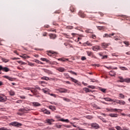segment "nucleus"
<instances>
[{
	"instance_id": "obj_43",
	"label": "nucleus",
	"mask_w": 130,
	"mask_h": 130,
	"mask_svg": "<svg viewBox=\"0 0 130 130\" xmlns=\"http://www.w3.org/2000/svg\"><path fill=\"white\" fill-rule=\"evenodd\" d=\"M19 111L21 112V113H23V114L24 113V108L19 109Z\"/></svg>"
},
{
	"instance_id": "obj_2",
	"label": "nucleus",
	"mask_w": 130,
	"mask_h": 130,
	"mask_svg": "<svg viewBox=\"0 0 130 130\" xmlns=\"http://www.w3.org/2000/svg\"><path fill=\"white\" fill-rule=\"evenodd\" d=\"M87 126H90L91 128H93V129H99L100 128V125L98 123H94L93 122L92 123H88L87 124Z\"/></svg>"
},
{
	"instance_id": "obj_37",
	"label": "nucleus",
	"mask_w": 130,
	"mask_h": 130,
	"mask_svg": "<svg viewBox=\"0 0 130 130\" xmlns=\"http://www.w3.org/2000/svg\"><path fill=\"white\" fill-rule=\"evenodd\" d=\"M49 109L52 110V111H55L56 110V108H55V107L52 106H50Z\"/></svg>"
},
{
	"instance_id": "obj_39",
	"label": "nucleus",
	"mask_w": 130,
	"mask_h": 130,
	"mask_svg": "<svg viewBox=\"0 0 130 130\" xmlns=\"http://www.w3.org/2000/svg\"><path fill=\"white\" fill-rule=\"evenodd\" d=\"M123 43H124L126 46H128V45H129V43L128 42V41H123Z\"/></svg>"
},
{
	"instance_id": "obj_57",
	"label": "nucleus",
	"mask_w": 130,
	"mask_h": 130,
	"mask_svg": "<svg viewBox=\"0 0 130 130\" xmlns=\"http://www.w3.org/2000/svg\"><path fill=\"white\" fill-rule=\"evenodd\" d=\"M17 114L18 115L21 116V115H23V113H21L20 111H19V112H18Z\"/></svg>"
},
{
	"instance_id": "obj_11",
	"label": "nucleus",
	"mask_w": 130,
	"mask_h": 130,
	"mask_svg": "<svg viewBox=\"0 0 130 130\" xmlns=\"http://www.w3.org/2000/svg\"><path fill=\"white\" fill-rule=\"evenodd\" d=\"M78 15L81 18H85L86 16L85 14L81 10H80L78 12Z\"/></svg>"
},
{
	"instance_id": "obj_35",
	"label": "nucleus",
	"mask_w": 130,
	"mask_h": 130,
	"mask_svg": "<svg viewBox=\"0 0 130 130\" xmlns=\"http://www.w3.org/2000/svg\"><path fill=\"white\" fill-rule=\"evenodd\" d=\"M40 60H42V61L48 62V59H46V58H41Z\"/></svg>"
},
{
	"instance_id": "obj_28",
	"label": "nucleus",
	"mask_w": 130,
	"mask_h": 130,
	"mask_svg": "<svg viewBox=\"0 0 130 130\" xmlns=\"http://www.w3.org/2000/svg\"><path fill=\"white\" fill-rule=\"evenodd\" d=\"M2 61L4 62V63H8V62L10 61V59H6L5 58H3L2 59Z\"/></svg>"
},
{
	"instance_id": "obj_41",
	"label": "nucleus",
	"mask_w": 130,
	"mask_h": 130,
	"mask_svg": "<svg viewBox=\"0 0 130 130\" xmlns=\"http://www.w3.org/2000/svg\"><path fill=\"white\" fill-rule=\"evenodd\" d=\"M62 126V125H59V124H56V125H55L56 127H57L58 128H61Z\"/></svg>"
},
{
	"instance_id": "obj_47",
	"label": "nucleus",
	"mask_w": 130,
	"mask_h": 130,
	"mask_svg": "<svg viewBox=\"0 0 130 130\" xmlns=\"http://www.w3.org/2000/svg\"><path fill=\"white\" fill-rule=\"evenodd\" d=\"M34 61L35 62V63H40V61L38 59H34Z\"/></svg>"
},
{
	"instance_id": "obj_30",
	"label": "nucleus",
	"mask_w": 130,
	"mask_h": 130,
	"mask_svg": "<svg viewBox=\"0 0 130 130\" xmlns=\"http://www.w3.org/2000/svg\"><path fill=\"white\" fill-rule=\"evenodd\" d=\"M101 120H102L104 123H107V121L103 117H100Z\"/></svg>"
},
{
	"instance_id": "obj_54",
	"label": "nucleus",
	"mask_w": 130,
	"mask_h": 130,
	"mask_svg": "<svg viewBox=\"0 0 130 130\" xmlns=\"http://www.w3.org/2000/svg\"><path fill=\"white\" fill-rule=\"evenodd\" d=\"M107 58H108L107 55H105V56H103L102 57V59H107Z\"/></svg>"
},
{
	"instance_id": "obj_15",
	"label": "nucleus",
	"mask_w": 130,
	"mask_h": 130,
	"mask_svg": "<svg viewBox=\"0 0 130 130\" xmlns=\"http://www.w3.org/2000/svg\"><path fill=\"white\" fill-rule=\"evenodd\" d=\"M49 36L51 39H55L56 38V35L55 34H50Z\"/></svg>"
},
{
	"instance_id": "obj_19",
	"label": "nucleus",
	"mask_w": 130,
	"mask_h": 130,
	"mask_svg": "<svg viewBox=\"0 0 130 130\" xmlns=\"http://www.w3.org/2000/svg\"><path fill=\"white\" fill-rule=\"evenodd\" d=\"M109 74L111 77H114L116 75V73H115V71H112L109 72Z\"/></svg>"
},
{
	"instance_id": "obj_10",
	"label": "nucleus",
	"mask_w": 130,
	"mask_h": 130,
	"mask_svg": "<svg viewBox=\"0 0 130 130\" xmlns=\"http://www.w3.org/2000/svg\"><path fill=\"white\" fill-rule=\"evenodd\" d=\"M86 54H87L89 57H95V56H94L93 52L91 51H86Z\"/></svg>"
},
{
	"instance_id": "obj_24",
	"label": "nucleus",
	"mask_w": 130,
	"mask_h": 130,
	"mask_svg": "<svg viewBox=\"0 0 130 130\" xmlns=\"http://www.w3.org/2000/svg\"><path fill=\"white\" fill-rule=\"evenodd\" d=\"M103 99L106 101L107 102H113L112 99H110V98H104Z\"/></svg>"
},
{
	"instance_id": "obj_49",
	"label": "nucleus",
	"mask_w": 130,
	"mask_h": 130,
	"mask_svg": "<svg viewBox=\"0 0 130 130\" xmlns=\"http://www.w3.org/2000/svg\"><path fill=\"white\" fill-rule=\"evenodd\" d=\"M0 130H8V128H6V127H1Z\"/></svg>"
},
{
	"instance_id": "obj_32",
	"label": "nucleus",
	"mask_w": 130,
	"mask_h": 130,
	"mask_svg": "<svg viewBox=\"0 0 130 130\" xmlns=\"http://www.w3.org/2000/svg\"><path fill=\"white\" fill-rule=\"evenodd\" d=\"M83 90L85 91L86 92H90L91 90H89L88 88H84Z\"/></svg>"
},
{
	"instance_id": "obj_40",
	"label": "nucleus",
	"mask_w": 130,
	"mask_h": 130,
	"mask_svg": "<svg viewBox=\"0 0 130 130\" xmlns=\"http://www.w3.org/2000/svg\"><path fill=\"white\" fill-rule=\"evenodd\" d=\"M24 112H25V111H31L32 110V109L25 108H24Z\"/></svg>"
},
{
	"instance_id": "obj_61",
	"label": "nucleus",
	"mask_w": 130,
	"mask_h": 130,
	"mask_svg": "<svg viewBox=\"0 0 130 130\" xmlns=\"http://www.w3.org/2000/svg\"><path fill=\"white\" fill-rule=\"evenodd\" d=\"M49 94H50V95L53 96L54 98H56V96H57L56 94H50V93H49Z\"/></svg>"
},
{
	"instance_id": "obj_16",
	"label": "nucleus",
	"mask_w": 130,
	"mask_h": 130,
	"mask_svg": "<svg viewBox=\"0 0 130 130\" xmlns=\"http://www.w3.org/2000/svg\"><path fill=\"white\" fill-rule=\"evenodd\" d=\"M32 104L34 107H39L41 106V104L39 103L38 102H32Z\"/></svg>"
},
{
	"instance_id": "obj_31",
	"label": "nucleus",
	"mask_w": 130,
	"mask_h": 130,
	"mask_svg": "<svg viewBox=\"0 0 130 130\" xmlns=\"http://www.w3.org/2000/svg\"><path fill=\"white\" fill-rule=\"evenodd\" d=\"M124 82H127V83H130V78H126L124 79Z\"/></svg>"
},
{
	"instance_id": "obj_34",
	"label": "nucleus",
	"mask_w": 130,
	"mask_h": 130,
	"mask_svg": "<svg viewBox=\"0 0 130 130\" xmlns=\"http://www.w3.org/2000/svg\"><path fill=\"white\" fill-rule=\"evenodd\" d=\"M120 69L122 71H128V69L126 68V67H120Z\"/></svg>"
},
{
	"instance_id": "obj_52",
	"label": "nucleus",
	"mask_w": 130,
	"mask_h": 130,
	"mask_svg": "<svg viewBox=\"0 0 130 130\" xmlns=\"http://www.w3.org/2000/svg\"><path fill=\"white\" fill-rule=\"evenodd\" d=\"M47 88H42V91H43L44 93H47V91L46 90Z\"/></svg>"
},
{
	"instance_id": "obj_48",
	"label": "nucleus",
	"mask_w": 130,
	"mask_h": 130,
	"mask_svg": "<svg viewBox=\"0 0 130 130\" xmlns=\"http://www.w3.org/2000/svg\"><path fill=\"white\" fill-rule=\"evenodd\" d=\"M85 44H86V45H88V46H92V44H91L90 43L88 42V41H87V42L85 43Z\"/></svg>"
},
{
	"instance_id": "obj_27",
	"label": "nucleus",
	"mask_w": 130,
	"mask_h": 130,
	"mask_svg": "<svg viewBox=\"0 0 130 130\" xmlns=\"http://www.w3.org/2000/svg\"><path fill=\"white\" fill-rule=\"evenodd\" d=\"M63 100L65 101V102H70V99H67V98H65V97H61Z\"/></svg>"
},
{
	"instance_id": "obj_56",
	"label": "nucleus",
	"mask_w": 130,
	"mask_h": 130,
	"mask_svg": "<svg viewBox=\"0 0 130 130\" xmlns=\"http://www.w3.org/2000/svg\"><path fill=\"white\" fill-rule=\"evenodd\" d=\"M91 37L93 39H95L96 38V36L95 35H92Z\"/></svg>"
},
{
	"instance_id": "obj_18",
	"label": "nucleus",
	"mask_w": 130,
	"mask_h": 130,
	"mask_svg": "<svg viewBox=\"0 0 130 130\" xmlns=\"http://www.w3.org/2000/svg\"><path fill=\"white\" fill-rule=\"evenodd\" d=\"M102 46L103 48H106L107 47L109 46V44H107V43H103L102 44Z\"/></svg>"
},
{
	"instance_id": "obj_7",
	"label": "nucleus",
	"mask_w": 130,
	"mask_h": 130,
	"mask_svg": "<svg viewBox=\"0 0 130 130\" xmlns=\"http://www.w3.org/2000/svg\"><path fill=\"white\" fill-rule=\"evenodd\" d=\"M57 119H59V121H62V122H66V123H69L70 121L69 120H68V119H66V120H64V119H63V118H61L60 117H59V116H57L56 117Z\"/></svg>"
},
{
	"instance_id": "obj_9",
	"label": "nucleus",
	"mask_w": 130,
	"mask_h": 130,
	"mask_svg": "<svg viewBox=\"0 0 130 130\" xmlns=\"http://www.w3.org/2000/svg\"><path fill=\"white\" fill-rule=\"evenodd\" d=\"M114 35H115V33L114 32H113L112 34H105L103 36V37L104 38H108V37H109V38H111L112 36H114Z\"/></svg>"
},
{
	"instance_id": "obj_26",
	"label": "nucleus",
	"mask_w": 130,
	"mask_h": 130,
	"mask_svg": "<svg viewBox=\"0 0 130 130\" xmlns=\"http://www.w3.org/2000/svg\"><path fill=\"white\" fill-rule=\"evenodd\" d=\"M9 92L10 93V95L14 96L15 94V91H13V90H11L9 91Z\"/></svg>"
},
{
	"instance_id": "obj_42",
	"label": "nucleus",
	"mask_w": 130,
	"mask_h": 130,
	"mask_svg": "<svg viewBox=\"0 0 130 130\" xmlns=\"http://www.w3.org/2000/svg\"><path fill=\"white\" fill-rule=\"evenodd\" d=\"M69 73H70V74H71L76 75H77L76 73H75V72L72 71V70H70V71H69Z\"/></svg>"
},
{
	"instance_id": "obj_25",
	"label": "nucleus",
	"mask_w": 130,
	"mask_h": 130,
	"mask_svg": "<svg viewBox=\"0 0 130 130\" xmlns=\"http://www.w3.org/2000/svg\"><path fill=\"white\" fill-rule=\"evenodd\" d=\"M118 79L120 80L119 82H125V79H123L122 76H119Z\"/></svg>"
},
{
	"instance_id": "obj_36",
	"label": "nucleus",
	"mask_w": 130,
	"mask_h": 130,
	"mask_svg": "<svg viewBox=\"0 0 130 130\" xmlns=\"http://www.w3.org/2000/svg\"><path fill=\"white\" fill-rule=\"evenodd\" d=\"M46 73H47V74H49V75H51L53 74V73L52 71H51L50 70H45Z\"/></svg>"
},
{
	"instance_id": "obj_45",
	"label": "nucleus",
	"mask_w": 130,
	"mask_h": 130,
	"mask_svg": "<svg viewBox=\"0 0 130 130\" xmlns=\"http://www.w3.org/2000/svg\"><path fill=\"white\" fill-rule=\"evenodd\" d=\"M21 57H22L23 58H27V55L26 54H23L22 56H20Z\"/></svg>"
},
{
	"instance_id": "obj_6",
	"label": "nucleus",
	"mask_w": 130,
	"mask_h": 130,
	"mask_svg": "<svg viewBox=\"0 0 130 130\" xmlns=\"http://www.w3.org/2000/svg\"><path fill=\"white\" fill-rule=\"evenodd\" d=\"M0 71L8 72H9L10 70L9 68H8V67H3V66H0Z\"/></svg>"
},
{
	"instance_id": "obj_60",
	"label": "nucleus",
	"mask_w": 130,
	"mask_h": 130,
	"mask_svg": "<svg viewBox=\"0 0 130 130\" xmlns=\"http://www.w3.org/2000/svg\"><path fill=\"white\" fill-rule=\"evenodd\" d=\"M35 88L36 89L41 90V88H40V87H39L38 85H36V86H35Z\"/></svg>"
},
{
	"instance_id": "obj_4",
	"label": "nucleus",
	"mask_w": 130,
	"mask_h": 130,
	"mask_svg": "<svg viewBox=\"0 0 130 130\" xmlns=\"http://www.w3.org/2000/svg\"><path fill=\"white\" fill-rule=\"evenodd\" d=\"M58 91H59V92L60 93H70V91L68 89H66V88H60L58 89Z\"/></svg>"
},
{
	"instance_id": "obj_22",
	"label": "nucleus",
	"mask_w": 130,
	"mask_h": 130,
	"mask_svg": "<svg viewBox=\"0 0 130 130\" xmlns=\"http://www.w3.org/2000/svg\"><path fill=\"white\" fill-rule=\"evenodd\" d=\"M57 71H58L59 72H64L65 71V69L63 67H59L57 68Z\"/></svg>"
},
{
	"instance_id": "obj_59",
	"label": "nucleus",
	"mask_w": 130,
	"mask_h": 130,
	"mask_svg": "<svg viewBox=\"0 0 130 130\" xmlns=\"http://www.w3.org/2000/svg\"><path fill=\"white\" fill-rule=\"evenodd\" d=\"M22 100H18L17 101V103H19V104H21V103H22Z\"/></svg>"
},
{
	"instance_id": "obj_50",
	"label": "nucleus",
	"mask_w": 130,
	"mask_h": 130,
	"mask_svg": "<svg viewBox=\"0 0 130 130\" xmlns=\"http://www.w3.org/2000/svg\"><path fill=\"white\" fill-rule=\"evenodd\" d=\"M86 33H93V32H92V31H91V29H87V30H86Z\"/></svg>"
},
{
	"instance_id": "obj_58",
	"label": "nucleus",
	"mask_w": 130,
	"mask_h": 130,
	"mask_svg": "<svg viewBox=\"0 0 130 130\" xmlns=\"http://www.w3.org/2000/svg\"><path fill=\"white\" fill-rule=\"evenodd\" d=\"M81 60H86V57H85V56H82V57H81Z\"/></svg>"
},
{
	"instance_id": "obj_5",
	"label": "nucleus",
	"mask_w": 130,
	"mask_h": 130,
	"mask_svg": "<svg viewBox=\"0 0 130 130\" xmlns=\"http://www.w3.org/2000/svg\"><path fill=\"white\" fill-rule=\"evenodd\" d=\"M7 96L4 94H0V102H5L7 101Z\"/></svg>"
},
{
	"instance_id": "obj_33",
	"label": "nucleus",
	"mask_w": 130,
	"mask_h": 130,
	"mask_svg": "<svg viewBox=\"0 0 130 130\" xmlns=\"http://www.w3.org/2000/svg\"><path fill=\"white\" fill-rule=\"evenodd\" d=\"M42 80H49V78L47 77V76H44L43 77L41 78Z\"/></svg>"
},
{
	"instance_id": "obj_51",
	"label": "nucleus",
	"mask_w": 130,
	"mask_h": 130,
	"mask_svg": "<svg viewBox=\"0 0 130 130\" xmlns=\"http://www.w3.org/2000/svg\"><path fill=\"white\" fill-rule=\"evenodd\" d=\"M88 87V88H92V89H94L95 88V87L94 86V85H89Z\"/></svg>"
},
{
	"instance_id": "obj_1",
	"label": "nucleus",
	"mask_w": 130,
	"mask_h": 130,
	"mask_svg": "<svg viewBox=\"0 0 130 130\" xmlns=\"http://www.w3.org/2000/svg\"><path fill=\"white\" fill-rule=\"evenodd\" d=\"M64 75L66 78V79H69V78H70L71 80L72 81V82H75V83H76V85H81L80 82H79L78 80H77L76 79H74L73 77H70L69 75H68V73H64Z\"/></svg>"
},
{
	"instance_id": "obj_46",
	"label": "nucleus",
	"mask_w": 130,
	"mask_h": 130,
	"mask_svg": "<svg viewBox=\"0 0 130 130\" xmlns=\"http://www.w3.org/2000/svg\"><path fill=\"white\" fill-rule=\"evenodd\" d=\"M115 128L117 130H122V129H121V127H120L119 126H115Z\"/></svg>"
},
{
	"instance_id": "obj_3",
	"label": "nucleus",
	"mask_w": 130,
	"mask_h": 130,
	"mask_svg": "<svg viewBox=\"0 0 130 130\" xmlns=\"http://www.w3.org/2000/svg\"><path fill=\"white\" fill-rule=\"evenodd\" d=\"M10 124L12 126H16V127H20V126H22L23 124L20 123V122H12L10 123Z\"/></svg>"
},
{
	"instance_id": "obj_14",
	"label": "nucleus",
	"mask_w": 130,
	"mask_h": 130,
	"mask_svg": "<svg viewBox=\"0 0 130 130\" xmlns=\"http://www.w3.org/2000/svg\"><path fill=\"white\" fill-rule=\"evenodd\" d=\"M3 77L5 78L6 79H7V80L9 81H13L15 80L14 78L10 77V76H4Z\"/></svg>"
},
{
	"instance_id": "obj_20",
	"label": "nucleus",
	"mask_w": 130,
	"mask_h": 130,
	"mask_svg": "<svg viewBox=\"0 0 130 130\" xmlns=\"http://www.w3.org/2000/svg\"><path fill=\"white\" fill-rule=\"evenodd\" d=\"M69 59L67 58H59V59H58V60H60L61 61H67V60L68 61Z\"/></svg>"
},
{
	"instance_id": "obj_38",
	"label": "nucleus",
	"mask_w": 130,
	"mask_h": 130,
	"mask_svg": "<svg viewBox=\"0 0 130 130\" xmlns=\"http://www.w3.org/2000/svg\"><path fill=\"white\" fill-rule=\"evenodd\" d=\"M119 94V98H120V99H124L125 96L123 94L120 93Z\"/></svg>"
},
{
	"instance_id": "obj_13",
	"label": "nucleus",
	"mask_w": 130,
	"mask_h": 130,
	"mask_svg": "<svg viewBox=\"0 0 130 130\" xmlns=\"http://www.w3.org/2000/svg\"><path fill=\"white\" fill-rule=\"evenodd\" d=\"M45 121L46 123H49V124L51 125L52 124V122H54L55 120L53 119H47Z\"/></svg>"
},
{
	"instance_id": "obj_44",
	"label": "nucleus",
	"mask_w": 130,
	"mask_h": 130,
	"mask_svg": "<svg viewBox=\"0 0 130 130\" xmlns=\"http://www.w3.org/2000/svg\"><path fill=\"white\" fill-rule=\"evenodd\" d=\"M100 90L103 91V92L105 93L106 92V89L105 88H100Z\"/></svg>"
},
{
	"instance_id": "obj_62",
	"label": "nucleus",
	"mask_w": 130,
	"mask_h": 130,
	"mask_svg": "<svg viewBox=\"0 0 130 130\" xmlns=\"http://www.w3.org/2000/svg\"><path fill=\"white\" fill-rule=\"evenodd\" d=\"M20 98L22 99H26L25 96H24V95L20 96Z\"/></svg>"
},
{
	"instance_id": "obj_23",
	"label": "nucleus",
	"mask_w": 130,
	"mask_h": 130,
	"mask_svg": "<svg viewBox=\"0 0 130 130\" xmlns=\"http://www.w3.org/2000/svg\"><path fill=\"white\" fill-rule=\"evenodd\" d=\"M70 10L72 12H74L76 11L75 7H74L73 6H71V7L70 8Z\"/></svg>"
},
{
	"instance_id": "obj_55",
	"label": "nucleus",
	"mask_w": 130,
	"mask_h": 130,
	"mask_svg": "<svg viewBox=\"0 0 130 130\" xmlns=\"http://www.w3.org/2000/svg\"><path fill=\"white\" fill-rule=\"evenodd\" d=\"M63 126H65V127H67V128L71 127V125H63Z\"/></svg>"
},
{
	"instance_id": "obj_21",
	"label": "nucleus",
	"mask_w": 130,
	"mask_h": 130,
	"mask_svg": "<svg viewBox=\"0 0 130 130\" xmlns=\"http://www.w3.org/2000/svg\"><path fill=\"white\" fill-rule=\"evenodd\" d=\"M109 116L111 117H118V114H109Z\"/></svg>"
},
{
	"instance_id": "obj_53",
	"label": "nucleus",
	"mask_w": 130,
	"mask_h": 130,
	"mask_svg": "<svg viewBox=\"0 0 130 130\" xmlns=\"http://www.w3.org/2000/svg\"><path fill=\"white\" fill-rule=\"evenodd\" d=\"M28 65L29 66H31V67H34V64L32 63V62H28Z\"/></svg>"
},
{
	"instance_id": "obj_63",
	"label": "nucleus",
	"mask_w": 130,
	"mask_h": 130,
	"mask_svg": "<svg viewBox=\"0 0 130 130\" xmlns=\"http://www.w3.org/2000/svg\"><path fill=\"white\" fill-rule=\"evenodd\" d=\"M24 88V89H26V90H31V88H30L29 87H26Z\"/></svg>"
},
{
	"instance_id": "obj_17",
	"label": "nucleus",
	"mask_w": 130,
	"mask_h": 130,
	"mask_svg": "<svg viewBox=\"0 0 130 130\" xmlns=\"http://www.w3.org/2000/svg\"><path fill=\"white\" fill-rule=\"evenodd\" d=\"M42 111L44 114H50V112L49 111H47L46 109H42Z\"/></svg>"
},
{
	"instance_id": "obj_8",
	"label": "nucleus",
	"mask_w": 130,
	"mask_h": 130,
	"mask_svg": "<svg viewBox=\"0 0 130 130\" xmlns=\"http://www.w3.org/2000/svg\"><path fill=\"white\" fill-rule=\"evenodd\" d=\"M92 49L93 50V51H97L101 49V47L99 45L93 46L92 47Z\"/></svg>"
},
{
	"instance_id": "obj_64",
	"label": "nucleus",
	"mask_w": 130,
	"mask_h": 130,
	"mask_svg": "<svg viewBox=\"0 0 130 130\" xmlns=\"http://www.w3.org/2000/svg\"><path fill=\"white\" fill-rule=\"evenodd\" d=\"M97 28H99L100 30H102L103 28V27L102 26H97Z\"/></svg>"
},
{
	"instance_id": "obj_29",
	"label": "nucleus",
	"mask_w": 130,
	"mask_h": 130,
	"mask_svg": "<svg viewBox=\"0 0 130 130\" xmlns=\"http://www.w3.org/2000/svg\"><path fill=\"white\" fill-rule=\"evenodd\" d=\"M118 110H119V109H116V108H115V109L110 108V111L111 112H113V111H118Z\"/></svg>"
},
{
	"instance_id": "obj_12",
	"label": "nucleus",
	"mask_w": 130,
	"mask_h": 130,
	"mask_svg": "<svg viewBox=\"0 0 130 130\" xmlns=\"http://www.w3.org/2000/svg\"><path fill=\"white\" fill-rule=\"evenodd\" d=\"M116 103L117 104H119V105H125V102H124V101H122V100H117Z\"/></svg>"
}]
</instances>
